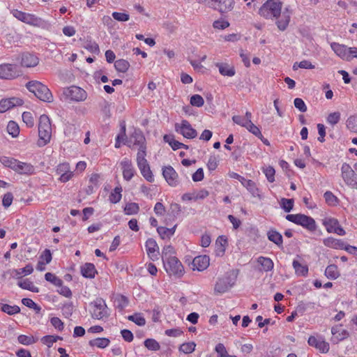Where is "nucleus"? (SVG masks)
Instances as JSON below:
<instances>
[{"label":"nucleus","instance_id":"1","mask_svg":"<svg viewBox=\"0 0 357 357\" xmlns=\"http://www.w3.org/2000/svg\"><path fill=\"white\" fill-rule=\"evenodd\" d=\"M280 0H267L259 8V14L267 20L275 19V24L281 31H285L290 22L291 13L288 8L282 12Z\"/></svg>","mask_w":357,"mask_h":357},{"label":"nucleus","instance_id":"2","mask_svg":"<svg viewBox=\"0 0 357 357\" xmlns=\"http://www.w3.org/2000/svg\"><path fill=\"white\" fill-rule=\"evenodd\" d=\"M38 136L37 144L42 147L50 142L52 137V126L50 118L43 114L40 116L38 123Z\"/></svg>","mask_w":357,"mask_h":357},{"label":"nucleus","instance_id":"3","mask_svg":"<svg viewBox=\"0 0 357 357\" xmlns=\"http://www.w3.org/2000/svg\"><path fill=\"white\" fill-rule=\"evenodd\" d=\"M27 89L34 93L40 100L47 102L53 101V95L47 86L38 81H30L26 84Z\"/></svg>","mask_w":357,"mask_h":357},{"label":"nucleus","instance_id":"4","mask_svg":"<svg viewBox=\"0 0 357 357\" xmlns=\"http://www.w3.org/2000/svg\"><path fill=\"white\" fill-rule=\"evenodd\" d=\"M236 276L233 271L227 272L222 277L218 278L215 287V294H222L228 291L236 283Z\"/></svg>","mask_w":357,"mask_h":357},{"label":"nucleus","instance_id":"5","mask_svg":"<svg viewBox=\"0 0 357 357\" xmlns=\"http://www.w3.org/2000/svg\"><path fill=\"white\" fill-rule=\"evenodd\" d=\"M286 219L294 224L302 226L311 232L314 231L317 227L315 220L312 217L304 214H289L286 215Z\"/></svg>","mask_w":357,"mask_h":357},{"label":"nucleus","instance_id":"6","mask_svg":"<svg viewBox=\"0 0 357 357\" xmlns=\"http://www.w3.org/2000/svg\"><path fill=\"white\" fill-rule=\"evenodd\" d=\"M62 95L65 100L74 102H82L87 98L86 92L82 88L76 86L64 88Z\"/></svg>","mask_w":357,"mask_h":357},{"label":"nucleus","instance_id":"7","mask_svg":"<svg viewBox=\"0 0 357 357\" xmlns=\"http://www.w3.org/2000/svg\"><path fill=\"white\" fill-rule=\"evenodd\" d=\"M91 306L92 307L91 316L93 318L102 319L109 316V309L102 298H96L91 303Z\"/></svg>","mask_w":357,"mask_h":357},{"label":"nucleus","instance_id":"8","mask_svg":"<svg viewBox=\"0 0 357 357\" xmlns=\"http://www.w3.org/2000/svg\"><path fill=\"white\" fill-rule=\"evenodd\" d=\"M164 268L169 275L177 278L181 277L184 273V268L181 262L176 257L163 261Z\"/></svg>","mask_w":357,"mask_h":357},{"label":"nucleus","instance_id":"9","mask_svg":"<svg viewBox=\"0 0 357 357\" xmlns=\"http://www.w3.org/2000/svg\"><path fill=\"white\" fill-rule=\"evenodd\" d=\"M145 142L146 139L142 132L139 129H135L129 139H126L124 144L132 149L135 146H139V149H141L143 146H146Z\"/></svg>","mask_w":357,"mask_h":357},{"label":"nucleus","instance_id":"10","mask_svg":"<svg viewBox=\"0 0 357 357\" xmlns=\"http://www.w3.org/2000/svg\"><path fill=\"white\" fill-rule=\"evenodd\" d=\"M175 130L188 139H194L197 135L196 130L186 120H183L180 124L176 123Z\"/></svg>","mask_w":357,"mask_h":357},{"label":"nucleus","instance_id":"11","mask_svg":"<svg viewBox=\"0 0 357 357\" xmlns=\"http://www.w3.org/2000/svg\"><path fill=\"white\" fill-rule=\"evenodd\" d=\"M20 72L15 64L3 63L0 65V78L12 79L20 76Z\"/></svg>","mask_w":357,"mask_h":357},{"label":"nucleus","instance_id":"12","mask_svg":"<svg viewBox=\"0 0 357 357\" xmlns=\"http://www.w3.org/2000/svg\"><path fill=\"white\" fill-rule=\"evenodd\" d=\"M322 224L325 226L328 233H335L340 236H344L346 234L344 229L340 225L336 218H325L322 220Z\"/></svg>","mask_w":357,"mask_h":357},{"label":"nucleus","instance_id":"13","mask_svg":"<svg viewBox=\"0 0 357 357\" xmlns=\"http://www.w3.org/2000/svg\"><path fill=\"white\" fill-rule=\"evenodd\" d=\"M342 178L349 186H354L357 183V174L347 163H344L341 167Z\"/></svg>","mask_w":357,"mask_h":357},{"label":"nucleus","instance_id":"14","mask_svg":"<svg viewBox=\"0 0 357 357\" xmlns=\"http://www.w3.org/2000/svg\"><path fill=\"white\" fill-rule=\"evenodd\" d=\"M120 166L123 172V178L128 181H130L136 172L132 161L125 158L121 161Z\"/></svg>","mask_w":357,"mask_h":357},{"label":"nucleus","instance_id":"15","mask_svg":"<svg viewBox=\"0 0 357 357\" xmlns=\"http://www.w3.org/2000/svg\"><path fill=\"white\" fill-rule=\"evenodd\" d=\"M146 249L147 255L152 261H156L159 259L160 252L159 246L155 240L150 238L146 241Z\"/></svg>","mask_w":357,"mask_h":357},{"label":"nucleus","instance_id":"16","mask_svg":"<svg viewBox=\"0 0 357 357\" xmlns=\"http://www.w3.org/2000/svg\"><path fill=\"white\" fill-rule=\"evenodd\" d=\"M162 175L169 185L175 187L178 184V174L172 166L165 167Z\"/></svg>","mask_w":357,"mask_h":357},{"label":"nucleus","instance_id":"17","mask_svg":"<svg viewBox=\"0 0 357 357\" xmlns=\"http://www.w3.org/2000/svg\"><path fill=\"white\" fill-rule=\"evenodd\" d=\"M24 103L23 100L19 98H10L0 100V112L3 113L8 109L15 107L20 106Z\"/></svg>","mask_w":357,"mask_h":357},{"label":"nucleus","instance_id":"18","mask_svg":"<svg viewBox=\"0 0 357 357\" xmlns=\"http://www.w3.org/2000/svg\"><path fill=\"white\" fill-rule=\"evenodd\" d=\"M307 342L309 345L315 347L322 353H327L329 351V344L324 341L322 338H317L314 336H310L308 338Z\"/></svg>","mask_w":357,"mask_h":357},{"label":"nucleus","instance_id":"19","mask_svg":"<svg viewBox=\"0 0 357 357\" xmlns=\"http://www.w3.org/2000/svg\"><path fill=\"white\" fill-rule=\"evenodd\" d=\"M210 259L206 255H199L194 258L192 262L193 270L202 271L209 266Z\"/></svg>","mask_w":357,"mask_h":357},{"label":"nucleus","instance_id":"20","mask_svg":"<svg viewBox=\"0 0 357 357\" xmlns=\"http://www.w3.org/2000/svg\"><path fill=\"white\" fill-rule=\"evenodd\" d=\"M39 63V59L33 54L24 52L21 55V65L26 68L36 66Z\"/></svg>","mask_w":357,"mask_h":357},{"label":"nucleus","instance_id":"21","mask_svg":"<svg viewBox=\"0 0 357 357\" xmlns=\"http://www.w3.org/2000/svg\"><path fill=\"white\" fill-rule=\"evenodd\" d=\"M331 47L337 56L344 60L349 61L348 47L346 45L334 42L331 43Z\"/></svg>","mask_w":357,"mask_h":357},{"label":"nucleus","instance_id":"22","mask_svg":"<svg viewBox=\"0 0 357 357\" xmlns=\"http://www.w3.org/2000/svg\"><path fill=\"white\" fill-rule=\"evenodd\" d=\"M14 171L20 174H32L34 173L35 168L30 163L17 160Z\"/></svg>","mask_w":357,"mask_h":357},{"label":"nucleus","instance_id":"23","mask_svg":"<svg viewBox=\"0 0 357 357\" xmlns=\"http://www.w3.org/2000/svg\"><path fill=\"white\" fill-rule=\"evenodd\" d=\"M323 243L325 246L333 249L344 250L346 246L343 241L340 239H336L333 237H328L324 238L323 240Z\"/></svg>","mask_w":357,"mask_h":357},{"label":"nucleus","instance_id":"24","mask_svg":"<svg viewBox=\"0 0 357 357\" xmlns=\"http://www.w3.org/2000/svg\"><path fill=\"white\" fill-rule=\"evenodd\" d=\"M242 185L246 188V189L252 194L253 197H260L259 190L257 188L256 183L252 180H248L243 177H241L239 180Z\"/></svg>","mask_w":357,"mask_h":357},{"label":"nucleus","instance_id":"25","mask_svg":"<svg viewBox=\"0 0 357 357\" xmlns=\"http://www.w3.org/2000/svg\"><path fill=\"white\" fill-rule=\"evenodd\" d=\"M24 23L29 24L33 26L41 27L45 24V21L33 14L26 13Z\"/></svg>","mask_w":357,"mask_h":357},{"label":"nucleus","instance_id":"26","mask_svg":"<svg viewBox=\"0 0 357 357\" xmlns=\"http://www.w3.org/2000/svg\"><path fill=\"white\" fill-rule=\"evenodd\" d=\"M215 66L218 68L219 73L223 76L232 77L236 73L234 67L228 63H217Z\"/></svg>","mask_w":357,"mask_h":357},{"label":"nucleus","instance_id":"27","mask_svg":"<svg viewBox=\"0 0 357 357\" xmlns=\"http://www.w3.org/2000/svg\"><path fill=\"white\" fill-rule=\"evenodd\" d=\"M331 333L334 336L333 341L335 342L343 340L349 336L347 331L342 329L340 326L332 327Z\"/></svg>","mask_w":357,"mask_h":357},{"label":"nucleus","instance_id":"28","mask_svg":"<svg viewBox=\"0 0 357 357\" xmlns=\"http://www.w3.org/2000/svg\"><path fill=\"white\" fill-rule=\"evenodd\" d=\"M268 239L274 243L280 248H283V239L282 236L276 230L271 229L267 232Z\"/></svg>","mask_w":357,"mask_h":357},{"label":"nucleus","instance_id":"29","mask_svg":"<svg viewBox=\"0 0 357 357\" xmlns=\"http://www.w3.org/2000/svg\"><path fill=\"white\" fill-rule=\"evenodd\" d=\"M82 275L86 278H93L97 273L95 266L91 263H86L81 267Z\"/></svg>","mask_w":357,"mask_h":357},{"label":"nucleus","instance_id":"30","mask_svg":"<svg viewBox=\"0 0 357 357\" xmlns=\"http://www.w3.org/2000/svg\"><path fill=\"white\" fill-rule=\"evenodd\" d=\"M257 263L261 266V270L268 272L273 270L274 264L271 259L260 256L257 259Z\"/></svg>","mask_w":357,"mask_h":357},{"label":"nucleus","instance_id":"31","mask_svg":"<svg viewBox=\"0 0 357 357\" xmlns=\"http://www.w3.org/2000/svg\"><path fill=\"white\" fill-rule=\"evenodd\" d=\"M292 266L295 270V273L298 276H306L308 273V267L307 265L301 264L298 261L294 259Z\"/></svg>","mask_w":357,"mask_h":357},{"label":"nucleus","instance_id":"32","mask_svg":"<svg viewBox=\"0 0 357 357\" xmlns=\"http://www.w3.org/2000/svg\"><path fill=\"white\" fill-rule=\"evenodd\" d=\"M215 1L218 3V9L221 13H227L234 7V0H215Z\"/></svg>","mask_w":357,"mask_h":357},{"label":"nucleus","instance_id":"33","mask_svg":"<svg viewBox=\"0 0 357 357\" xmlns=\"http://www.w3.org/2000/svg\"><path fill=\"white\" fill-rule=\"evenodd\" d=\"M176 225L174 226L172 228H167L165 227H158L157 228V231H158V234L160 235V236L161 237V238H162V239H165L167 238H169L171 236H172L174 234L175 230H176Z\"/></svg>","mask_w":357,"mask_h":357},{"label":"nucleus","instance_id":"34","mask_svg":"<svg viewBox=\"0 0 357 357\" xmlns=\"http://www.w3.org/2000/svg\"><path fill=\"white\" fill-rule=\"evenodd\" d=\"M110 340L106 337H98L91 340L89 342L91 347H96L100 349H104L109 344Z\"/></svg>","mask_w":357,"mask_h":357},{"label":"nucleus","instance_id":"35","mask_svg":"<svg viewBox=\"0 0 357 357\" xmlns=\"http://www.w3.org/2000/svg\"><path fill=\"white\" fill-rule=\"evenodd\" d=\"M146 155V146H143L141 149H139L137 154V163L138 168L148 164V162L145 158Z\"/></svg>","mask_w":357,"mask_h":357},{"label":"nucleus","instance_id":"36","mask_svg":"<svg viewBox=\"0 0 357 357\" xmlns=\"http://www.w3.org/2000/svg\"><path fill=\"white\" fill-rule=\"evenodd\" d=\"M0 309L2 312L9 314L13 315L20 312V308L17 305H10L8 304L0 303Z\"/></svg>","mask_w":357,"mask_h":357},{"label":"nucleus","instance_id":"37","mask_svg":"<svg viewBox=\"0 0 357 357\" xmlns=\"http://www.w3.org/2000/svg\"><path fill=\"white\" fill-rule=\"evenodd\" d=\"M326 276L331 279L335 280L338 278L340 275L337 266L335 264L328 265L325 270Z\"/></svg>","mask_w":357,"mask_h":357},{"label":"nucleus","instance_id":"38","mask_svg":"<svg viewBox=\"0 0 357 357\" xmlns=\"http://www.w3.org/2000/svg\"><path fill=\"white\" fill-rule=\"evenodd\" d=\"M33 266L30 264H27L25 267H24L22 268L13 270V272L15 273V276L17 278H21L22 277V275H30L33 273Z\"/></svg>","mask_w":357,"mask_h":357},{"label":"nucleus","instance_id":"39","mask_svg":"<svg viewBox=\"0 0 357 357\" xmlns=\"http://www.w3.org/2000/svg\"><path fill=\"white\" fill-rule=\"evenodd\" d=\"M121 192L122 188L121 186L116 187L109 195V200L110 202L113 204L119 202L122 197Z\"/></svg>","mask_w":357,"mask_h":357},{"label":"nucleus","instance_id":"40","mask_svg":"<svg viewBox=\"0 0 357 357\" xmlns=\"http://www.w3.org/2000/svg\"><path fill=\"white\" fill-rule=\"evenodd\" d=\"M17 160L13 158L8 157V156H1L0 157V162L5 166L6 167H8L14 171Z\"/></svg>","mask_w":357,"mask_h":357},{"label":"nucleus","instance_id":"41","mask_svg":"<svg viewBox=\"0 0 357 357\" xmlns=\"http://www.w3.org/2000/svg\"><path fill=\"white\" fill-rule=\"evenodd\" d=\"M142 175L144 177V178L148 181L149 182L153 181V175L152 174V172L151 171L150 166L148 164L145 165L144 166H142L141 167H139Z\"/></svg>","mask_w":357,"mask_h":357},{"label":"nucleus","instance_id":"42","mask_svg":"<svg viewBox=\"0 0 357 357\" xmlns=\"http://www.w3.org/2000/svg\"><path fill=\"white\" fill-rule=\"evenodd\" d=\"M114 67L117 71L126 73L130 67V63L125 59H119L115 61Z\"/></svg>","mask_w":357,"mask_h":357},{"label":"nucleus","instance_id":"43","mask_svg":"<svg viewBox=\"0 0 357 357\" xmlns=\"http://www.w3.org/2000/svg\"><path fill=\"white\" fill-rule=\"evenodd\" d=\"M7 132L13 137H16L20 133V128L17 123L13 121L8 122L7 126Z\"/></svg>","mask_w":357,"mask_h":357},{"label":"nucleus","instance_id":"44","mask_svg":"<svg viewBox=\"0 0 357 357\" xmlns=\"http://www.w3.org/2000/svg\"><path fill=\"white\" fill-rule=\"evenodd\" d=\"M146 348L150 351H158L160 349V344L154 339L149 338L144 342Z\"/></svg>","mask_w":357,"mask_h":357},{"label":"nucleus","instance_id":"45","mask_svg":"<svg viewBox=\"0 0 357 357\" xmlns=\"http://www.w3.org/2000/svg\"><path fill=\"white\" fill-rule=\"evenodd\" d=\"M174 254V248L170 245H165L163 248L162 251V261L168 260L169 259L174 257L173 255Z\"/></svg>","mask_w":357,"mask_h":357},{"label":"nucleus","instance_id":"46","mask_svg":"<svg viewBox=\"0 0 357 357\" xmlns=\"http://www.w3.org/2000/svg\"><path fill=\"white\" fill-rule=\"evenodd\" d=\"M139 211V205L135 202H130L126 205L124 211L126 215L137 214Z\"/></svg>","mask_w":357,"mask_h":357},{"label":"nucleus","instance_id":"47","mask_svg":"<svg viewBox=\"0 0 357 357\" xmlns=\"http://www.w3.org/2000/svg\"><path fill=\"white\" fill-rule=\"evenodd\" d=\"M294 199L282 198L280 201L281 208L287 213L290 212L294 207Z\"/></svg>","mask_w":357,"mask_h":357},{"label":"nucleus","instance_id":"48","mask_svg":"<svg viewBox=\"0 0 357 357\" xmlns=\"http://www.w3.org/2000/svg\"><path fill=\"white\" fill-rule=\"evenodd\" d=\"M45 278L47 281L52 283L56 287H61V285L63 284V281L53 273H45Z\"/></svg>","mask_w":357,"mask_h":357},{"label":"nucleus","instance_id":"49","mask_svg":"<svg viewBox=\"0 0 357 357\" xmlns=\"http://www.w3.org/2000/svg\"><path fill=\"white\" fill-rule=\"evenodd\" d=\"M196 344L193 342L182 344L179 347V351L184 354H191L195 349Z\"/></svg>","mask_w":357,"mask_h":357},{"label":"nucleus","instance_id":"50","mask_svg":"<svg viewBox=\"0 0 357 357\" xmlns=\"http://www.w3.org/2000/svg\"><path fill=\"white\" fill-rule=\"evenodd\" d=\"M128 320L133 321L137 325L139 326H143L146 324V320L144 317H142L140 314H135L133 315H130L128 317Z\"/></svg>","mask_w":357,"mask_h":357},{"label":"nucleus","instance_id":"51","mask_svg":"<svg viewBox=\"0 0 357 357\" xmlns=\"http://www.w3.org/2000/svg\"><path fill=\"white\" fill-rule=\"evenodd\" d=\"M263 172L264 173L267 180L270 183H273L275 181V171L271 166L266 167L263 168Z\"/></svg>","mask_w":357,"mask_h":357},{"label":"nucleus","instance_id":"52","mask_svg":"<svg viewBox=\"0 0 357 357\" xmlns=\"http://www.w3.org/2000/svg\"><path fill=\"white\" fill-rule=\"evenodd\" d=\"M22 120L28 127H33L34 125V119L31 112H24L22 114Z\"/></svg>","mask_w":357,"mask_h":357},{"label":"nucleus","instance_id":"53","mask_svg":"<svg viewBox=\"0 0 357 357\" xmlns=\"http://www.w3.org/2000/svg\"><path fill=\"white\" fill-rule=\"evenodd\" d=\"M245 128L249 132H250L251 133H252L254 135L259 137V139L263 138V135H262L259 128L257 126H255L252 122L250 123L248 125V126L245 127Z\"/></svg>","mask_w":357,"mask_h":357},{"label":"nucleus","instance_id":"54","mask_svg":"<svg viewBox=\"0 0 357 357\" xmlns=\"http://www.w3.org/2000/svg\"><path fill=\"white\" fill-rule=\"evenodd\" d=\"M204 103V98L200 95L195 94L192 96L190 98V104L192 106L200 107L203 106Z\"/></svg>","mask_w":357,"mask_h":357},{"label":"nucleus","instance_id":"55","mask_svg":"<svg viewBox=\"0 0 357 357\" xmlns=\"http://www.w3.org/2000/svg\"><path fill=\"white\" fill-rule=\"evenodd\" d=\"M112 16L118 22H127L130 19V15L126 13L113 12Z\"/></svg>","mask_w":357,"mask_h":357},{"label":"nucleus","instance_id":"56","mask_svg":"<svg viewBox=\"0 0 357 357\" xmlns=\"http://www.w3.org/2000/svg\"><path fill=\"white\" fill-rule=\"evenodd\" d=\"M324 197L326 203L329 205L334 206L337 203V197L331 191H326Z\"/></svg>","mask_w":357,"mask_h":357},{"label":"nucleus","instance_id":"57","mask_svg":"<svg viewBox=\"0 0 357 357\" xmlns=\"http://www.w3.org/2000/svg\"><path fill=\"white\" fill-rule=\"evenodd\" d=\"M347 128L352 132H357V116H351L347 121Z\"/></svg>","mask_w":357,"mask_h":357},{"label":"nucleus","instance_id":"58","mask_svg":"<svg viewBox=\"0 0 357 357\" xmlns=\"http://www.w3.org/2000/svg\"><path fill=\"white\" fill-rule=\"evenodd\" d=\"M18 342L24 345H30L35 342L34 339L32 336H27L25 335H20L17 337Z\"/></svg>","mask_w":357,"mask_h":357},{"label":"nucleus","instance_id":"59","mask_svg":"<svg viewBox=\"0 0 357 357\" xmlns=\"http://www.w3.org/2000/svg\"><path fill=\"white\" fill-rule=\"evenodd\" d=\"M340 119V113L338 112H335L333 113H331L327 117V121L331 125L337 124Z\"/></svg>","mask_w":357,"mask_h":357},{"label":"nucleus","instance_id":"60","mask_svg":"<svg viewBox=\"0 0 357 357\" xmlns=\"http://www.w3.org/2000/svg\"><path fill=\"white\" fill-rule=\"evenodd\" d=\"M51 324L58 331H61L64 328L63 322L59 317H52L50 319Z\"/></svg>","mask_w":357,"mask_h":357},{"label":"nucleus","instance_id":"61","mask_svg":"<svg viewBox=\"0 0 357 357\" xmlns=\"http://www.w3.org/2000/svg\"><path fill=\"white\" fill-rule=\"evenodd\" d=\"M294 102L296 108H297L300 112H305L307 111V106L301 98H295Z\"/></svg>","mask_w":357,"mask_h":357},{"label":"nucleus","instance_id":"62","mask_svg":"<svg viewBox=\"0 0 357 357\" xmlns=\"http://www.w3.org/2000/svg\"><path fill=\"white\" fill-rule=\"evenodd\" d=\"M215 351L217 352L219 357H226L228 355L225 347L222 343H218L215 346Z\"/></svg>","mask_w":357,"mask_h":357},{"label":"nucleus","instance_id":"63","mask_svg":"<svg viewBox=\"0 0 357 357\" xmlns=\"http://www.w3.org/2000/svg\"><path fill=\"white\" fill-rule=\"evenodd\" d=\"M232 120L235 123H236L242 127H244V128H245L248 125V121L243 116H241L239 115L234 116L232 117Z\"/></svg>","mask_w":357,"mask_h":357},{"label":"nucleus","instance_id":"64","mask_svg":"<svg viewBox=\"0 0 357 357\" xmlns=\"http://www.w3.org/2000/svg\"><path fill=\"white\" fill-rule=\"evenodd\" d=\"M13 199V196L11 192H7L4 195L2 200V204L5 208L9 207Z\"/></svg>","mask_w":357,"mask_h":357}]
</instances>
